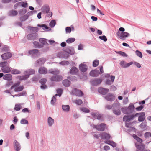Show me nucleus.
<instances>
[{
  "label": "nucleus",
  "instance_id": "obj_1",
  "mask_svg": "<svg viewBox=\"0 0 151 151\" xmlns=\"http://www.w3.org/2000/svg\"><path fill=\"white\" fill-rule=\"evenodd\" d=\"M135 107L134 104L130 103L128 107H122L121 109L122 112L124 114L129 115H124L123 118V120L126 122H128L131 120L134 119V118L133 115H129L133 113L134 111Z\"/></svg>",
  "mask_w": 151,
  "mask_h": 151
},
{
  "label": "nucleus",
  "instance_id": "obj_2",
  "mask_svg": "<svg viewBox=\"0 0 151 151\" xmlns=\"http://www.w3.org/2000/svg\"><path fill=\"white\" fill-rule=\"evenodd\" d=\"M28 53L31 55L32 58H37L40 55L39 50L36 49H32L29 50Z\"/></svg>",
  "mask_w": 151,
  "mask_h": 151
},
{
  "label": "nucleus",
  "instance_id": "obj_3",
  "mask_svg": "<svg viewBox=\"0 0 151 151\" xmlns=\"http://www.w3.org/2000/svg\"><path fill=\"white\" fill-rule=\"evenodd\" d=\"M93 128L96 129V130L99 131H103L106 128V125L104 123H101L99 125H93Z\"/></svg>",
  "mask_w": 151,
  "mask_h": 151
},
{
  "label": "nucleus",
  "instance_id": "obj_4",
  "mask_svg": "<svg viewBox=\"0 0 151 151\" xmlns=\"http://www.w3.org/2000/svg\"><path fill=\"white\" fill-rule=\"evenodd\" d=\"M117 36L119 37V38L122 40H125L126 37H129L130 34L127 32H120L118 31L116 33Z\"/></svg>",
  "mask_w": 151,
  "mask_h": 151
},
{
  "label": "nucleus",
  "instance_id": "obj_5",
  "mask_svg": "<svg viewBox=\"0 0 151 151\" xmlns=\"http://www.w3.org/2000/svg\"><path fill=\"white\" fill-rule=\"evenodd\" d=\"M72 93L73 95L78 96H82L84 95V93L82 91L76 88H74L72 90Z\"/></svg>",
  "mask_w": 151,
  "mask_h": 151
},
{
  "label": "nucleus",
  "instance_id": "obj_6",
  "mask_svg": "<svg viewBox=\"0 0 151 151\" xmlns=\"http://www.w3.org/2000/svg\"><path fill=\"white\" fill-rule=\"evenodd\" d=\"M46 61L45 58H40L37 60L35 63V65L36 67L40 66L43 65Z\"/></svg>",
  "mask_w": 151,
  "mask_h": 151
},
{
  "label": "nucleus",
  "instance_id": "obj_7",
  "mask_svg": "<svg viewBox=\"0 0 151 151\" xmlns=\"http://www.w3.org/2000/svg\"><path fill=\"white\" fill-rule=\"evenodd\" d=\"M135 147L138 150H137L136 151H148V150L145 149V145L142 143L140 145L137 144V143H135Z\"/></svg>",
  "mask_w": 151,
  "mask_h": 151
},
{
  "label": "nucleus",
  "instance_id": "obj_8",
  "mask_svg": "<svg viewBox=\"0 0 151 151\" xmlns=\"http://www.w3.org/2000/svg\"><path fill=\"white\" fill-rule=\"evenodd\" d=\"M38 37V34L36 33H32L27 35V38L30 40H36Z\"/></svg>",
  "mask_w": 151,
  "mask_h": 151
},
{
  "label": "nucleus",
  "instance_id": "obj_9",
  "mask_svg": "<svg viewBox=\"0 0 151 151\" xmlns=\"http://www.w3.org/2000/svg\"><path fill=\"white\" fill-rule=\"evenodd\" d=\"M102 81V80L101 79L96 78L92 80L90 82L93 86H96L100 84Z\"/></svg>",
  "mask_w": 151,
  "mask_h": 151
},
{
  "label": "nucleus",
  "instance_id": "obj_10",
  "mask_svg": "<svg viewBox=\"0 0 151 151\" xmlns=\"http://www.w3.org/2000/svg\"><path fill=\"white\" fill-rule=\"evenodd\" d=\"M100 74V73L99 70L94 69L91 70L89 73V75L93 77H97Z\"/></svg>",
  "mask_w": 151,
  "mask_h": 151
},
{
  "label": "nucleus",
  "instance_id": "obj_11",
  "mask_svg": "<svg viewBox=\"0 0 151 151\" xmlns=\"http://www.w3.org/2000/svg\"><path fill=\"white\" fill-rule=\"evenodd\" d=\"M98 90V92L100 94L103 95H105L109 91V89L100 87L99 88Z\"/></svg>",
  "mask_w": 151,
  "mask_h": 151
},
{
  "label": "nucleus",
  "instance_id": "obj_12",
  "mask_svg": "<svg viewBox=\"0 0 151 151\" xmlns=\"http://www.w3.org/2000/svg\"><path fill=\"white\" fill-rule=\"evenodd\" d=\"M63 79V77L60 75H56L52 76L50 79L52 81L59 82Z\"/></svg>",
  "mask_w": 151,
  "mask_h": 151
},
{
  "label": "nucleus",
  "instance_id": "obj_13",
  "mask_svg": "<svg viewBox=\"0 0 151 151\" xmlns=\"http://www.w3.org/2000/svg\"><path fill=\"white\" fill-rule=\"evenodd\" d=\"M12 55L10 52H6L1 55V57L3 60H6L12 57Z\"/></svg>",
  "mask_w": 151,
  "mask_h": 151
},
{
  "label": "nucleus",
  "instance_id": "obj_14",
  "mask_svg": "<svg viewBox=\"0 0 151 151\" xmlns=\"http://www.w3.org/2000/svg\"><path fill=\"white\" fill-rule=\"evenodd\" d=\"M64 51L66 53L72 55H73L75 53L74 48L72 47H67Z\"/></svg>",
  "mask_w": 151,
  "mask_h": 151
},
{
  "label": "nucleus",
  "instance_id": "obj_15",
  "mask_svg": "<svg viewBox=\"0 0 151 151\" xmlns=\"http://www.w3.org/2000/svg\"><path fill=\"white\" fill-rule=\"evenodd\" d=\"M79 68L81 72H85L87 70V65L85 64L81 63L79 65Z\"/></svg>",
  "mask_w": 151,
  "mask_h": 151
},
{
  "label": "nucleus",
  "instance_id": "obj_16",
  "mask_svg": "<svg viewBox=\"0 0 151 151\" xmlns=\"http://www.w3.org/2000/svg\"><path fill=\"white\" fill-rule=\"evenodd\" d=\"M105 98L108 101H112L115 99V97L113 95L109 93L105 96Z\"/></svg>",
  "mask_w": 151,
  "mask_h": 151
},
{
  "label": "nucleus",
  "instance_id": "obj_17",
  "mask_svg": "<svg viewBox=\"0 0 151 151\" xmlns=\"http://www.w3.org/2000/svg\"><path fill=\"white\" fill-rule=\"evenodd\" d=\"M111 136L109 134L105 132H103L101 134V138L102 139L108 140L109 139Z\"/></svg>",
  "mask_w": 151,
  "mask_h": 151
},
{
  "label": "nucleus",
  "instance_id": "obj_18",
  "mask_svg": "<svg viewBox=\"0 0 151 151\" xmlns=\"http://www.w3.org/2000/svg\"><path fill=\"white\" fill-rule=\"evenodd\" d=\"M41 10L43 13H47L50 11V7L48 4H45L42 7Z\"/></svg>",
  "mask_w": 151,
  "mask_h": 151
},
{
  "label": "nucleus",
  "instance_id": "obj_19",
  "mask_svg": "<svg viewBox=\"0 0 151 151\" xmlns=\"http://www.w3.org/2000/svg\"><path fill=\"white\" fill-rule=\"evenodd\" d=\"M120 104L118 102V101L116 100L115 102L112 104L113 109V110H117L120 109Z\"/></svg>",
  "mask_w": 151,
  "mask_h": 151
},
{
  "label": "nucleus",
  "instance_id": "obj_20",
  "mask_svg": "<svg viewBox=\"0 0 151 151\" xmlns=\"http://www.w3.org/2000/svg\"><path fill=\"white\" fill-rule=\"evenodd\" d=\"M145 112H140V115L138 118V121L140 122H143L145 119Z\"/></svg>",
  "mask_w": 151,
  "mask_h": 151
},
{
  "label": "nucleus",
  "instance_id": "obj_21",
  "mask_svg": "<svg viewBox=\"0 0 151 151\" xmlns=\"http://www.w3.org/2000/svg\"><path fill=\"white\" fill-rule=\"evenodd\" d=\"M14 146L15 150L16 151H19L21 149L20 145L19 143L16 140L14 141Z\"/></svg>",
  "mask_w": 151,
  "mask_h": 151
},
{
  "label": "nucleus",
  "instance_id": "obj_22",
  "mask_svg": "<svg viewBox=\"0 0 151 151\" xmlns=\"http://www.w3.org/2000/svg\"><path fill=\"white\" fill-rule=\"evenodd\" d=\"M78 71V69L75 66L72 67L70 71V73L72 75H74L77 74Z\"/></svg>",
  "mask_w": 151,
  "mask_h": 151
},
{
  "label": "nucleus",
  "instance_id": "obj_23",
  "mask_svg": "<svg viewBox=\"0 0 151 151\" xmlns=\"http://www.w3.org/2000/svg\"><path fill=\"white\" fill-rule=\"evenodd\" d=\"M35 71L34 70L32 69H29L26 71H24V74H26L28 76V78L29 76L31 75H33L35 74Z\"/></svg>",
  "mask_w": 151,
  "mask_h": 151
},
{
  "label": "nucleus",
  "instance_id": "obj_24",
  "mask_svg": "<svg viewBox=\"0 0 151 151\" xmlns=\"http://www.w3.org/2000/svg\"><path fill=\"white\" fill-rule=\"evenodd\" d=\"M1 52L2 53L4 52H8L10 51V50L9 47L7 45H3L1 48Z\"/></svg>",
  "mask_w": 151,
  "mask_h": 151
},
{
  "label": "nucleus",
  "instance_id": "obj_25",
  "mask_svg": "<svg viewBox=\"0 0 151 151\" xmlns=\"http://www.w3.org/2000/svg\"><path fill=\"white\" fill-rule=\"evenodd\" d=\"M62 84L65 87H68L70 86L71 82L68 79H65L63 81Z\"/></svg>",
  "mask_w": 151,
  "mask_h": 151
},
{
  "label": "nucleus",
  "instance_id": "obj_26",
  "mask_svg": "<svg viewBox=\"0 0 151 151\" xmlns=\"http://www.w3.org/2000/svg\"><path fill=\"white\" fill-rule=\"evenodd\" d=\"M39 73L40 74H45L47 73V69L44 67H41L38 70Z\"/></svg>",
  "mask_w": 151,
  "mask_h": 151
},
{
  "label": "nucleus",
  "instance_id": "obj_27",
  "mask_svg": "<svg viewBox=\"0 0 151 151\" xmlns=\"http://www.w3.org/2000/svg\"><path fill=\"white\" fill-rule=\"evenodd\" d=\"M12 69V68L9 67L7 65L5 67L1 68V70L3 72L6 73L10 72L11 71V69Z\"/></svg>",
  "mask_w": 151,
  "mask_h": 151
},
{
  "label": "nucleus",
  "instance_id": "obj_28",
  "mask_svg": "<svg viewBox=\"0 0 151 151\" xmlns=\"http://www.w3.org/2000/svg\"><path fill=\"white\" fill-rule=\"evenodd\" d=\"M4 80L7 81H11L12 79V76L10 74H6L3 77Z\"/></svg>",
  "mask_w": 151,
  "mask_h": 151
},
{
  "label": "nucleus",
  "instance_id": "obj_29",
  "mask_svg": "<svg viewBox=\"0 0 151 151\" xmlns=\"http://www.w3.org/2000/svg\"><path fill=\"white\" fill-rule=\"evenodd\" d=\"M37 26L40 27L42 28V29L44 30H46L47 31H50L51 29L49 27H48L45 24H38Z\"/></svg>",
  "mask_w": 151,
  "mask_h": 151
},
{
  "label": "nucleus",
  "instance_id": "obj_30",
  "mask_svg": "<svg viewBox=\"0 0 151 151\" xmlns=\"http://www.w3.org/2000/svg\"><path fill=\"white\" fill-rule=\"evenodd\" d=\"M105 143L111 146H112L113 147H115L116 146V144L112 141L107 140L105 142Z\"/></svg>",
  "mask_w": 151,
  "mask_h": 151
},
{
  "label": "nucleus",
  "instance_id": "obj_31",
  "mask_svg": "<svg viewBox=\"0 0 151 151\" xmlns=\"http://www.w3.org/2000/svg\"><path fill=\"white\" fill-rule=\"evenodd\" d=\"M47 40L45 39V38H40L39 39V41L42 44V45H49V44L47 43Z\"/></svg>",
  "mask_w": 151,
  "mask_h": 151
},
{
  "label": "nucleus",
  "instance_id": "obj_32",
  "mask_svg": "<svg viewBox=\"0 0 151 151\" xmlns=\"http://www.w3.org/2000/svg\"><path fill=\"white\" fill-rule=\"evenodd\" d=\"M54 120L51 117H49L47 119V122L49 126H52L54 123Z\"/></svg>",
  "mask_w": 151,
  "mask_h": 151
},
{
  "label": "nucleus",
  "instance_id": "obj_33",
  "mask_svg": "<svg viewBox=\"0 0 151 151\" xmlns=\"http://www.w3.org/2000/svg\"><path fill=\"white\" fill-rule=\"evenodd\" d=\"M18 12L16 10H12L10 11L8 13V15L10 16H14L17 15Z\"/></svg>",
  "mask_w": 151,
  "mask_h": 151
},
{
  "label": "nucleus",
  "instance_id": "obj_34",
  "mask_svg": "<svg viewBox=\"0 0 151 151\" xmlns=\"http://www.w3.org/2000/svg\"><path fill=\"white\" fill-rule=\"evenodd\" d=\"M62 109L64 111L68 112L70 110V107L68 105H63L62 106Z\"/></svg>",
  "mask_w": 151,
  "mask_h": 151
},
{
  "label": "nucleus",
  "instance_id": "obj_35",
  "mask_svg": "<svg viewBox=\"0 0 151 151\" xmlns=\"http://www.w3.org/2000/svg\"><path fill=\"white\" fill-rule=\"evenodd\" d=\"M33 44L36 48H41L43 47V45L40 44L38 42L34 41L33 42Z\"/></svg>",
  "mask_w": 151,
  "mask_h": 151
},
{
  "label": "nucleus",
  "instance_id": "obj_36",
  "mask_svg": "<svg viewBox=\"0 0 151 151\" xmlns=\"http://www.w3.org/2000/svg\"><path fill=\"white\" fill-rule=\"evenodd\" d=\"M25 75L22 76H18L17 77V79H19V80H26L28 78V76L26 74H25Z\"/></svg>",
  "mask_w": 151,
  "mask_h": 151
},
{
  "label": "nucleus",
  "instance_id": "obj_37",
  "mask_svg": "<svg viewBox=\"0 0 151 151\" xmlns=\"http://www.w3.org/2000/svg\"><path fill=\"white\" fill-rule=\"evenodd\" d=\"M132 137L138 142H139L140 143H142V139L138 137L135 134H133L132 135Z\"/></svg>",
  "mask_w": 151,
  "mask_h": 151
},
{
  "label": "nucleus",
  "instance_id": "obj_38",
  "mask_svg": "<svg viewBox=\"0 0 151 151\" xmlns=\"http://www.w3.org/2000/svg\"><path fill=\"white\" fill-rule=\"evenodd\" d=\"M22 108V106L20 104H17L15 105L14 110L16 111H18L20 110Z\"/></svg>",
  "mask_w": 151,
  "mask_h": 151
},
{
  "label": "nucleus",
  "instance_id": "obj_39",
  "mask_svg": "<svg viewBox=\"0 0 151 151\" xmlns=\"http://www.w3.org/2000/svg\"><path fill=\"white\" fill-rule=\"evenodd\" d=\"M67 78L72 81H77V78L73 76H70L67 77Z\"/></svg>",
  "mask_w": 151,
  "mask_h": 151
},
{
  "label": "nucleus",
  "instance_id": "obj_40",
  "mask_svg": "<svg viewBox=\"0 0 151 151\" xmlns=\"http://www.w3.org/2000/svg\"><path fill=\"white\" fill-rule=\"evenodd\" d=\"M27 28L30 31L32 30L33 32H37L39 30L38 28L37 27H33L31 26H28L27 27Z\"/></svg>",
  "mask_w": 151,
  "mask_h": 151
},
{
  "label": "nucleus",
  "instance_id": "obj_41",
  "mask_svg": "<svg viewBox=\"0 0 151 151\" xmlns=\"http://www.w3.org/2000/svg\"><path fill=\"white\" fill-rule=\"evenodd\" d=\"M27 12V10L25 9H22L19 11V14L20 15H22L24 14Z\"/></svg>",
  "mask_w": 151,
  "mask_h": 151
},
{
  "label": "nucleus",
  "instance_id": "obj_42",
  "mask_svg": "<svg viewBox=\"0 0 151 151\" xmlns=\"http://www.w3.org/2000/svg\"><path fill=\"white\" fill-rule=\"evenodd\" d=\"M75 40V38L73 37L69 38L66 40V42L68 44H70L73 42Z\"/></svg>",
  "mask_w": 151,
  "mask_h": 151
},
{
  "label": "nucleus",
  "instance_id": "obj_43",
  "mask_svg": "<svg viewBox=\"0 0 151 151\" xmlns=\"http://www.w3.org/2000/svg\"><path fill=\"white\" fill-rule=\"evenodd\" d=\"M24 87L23 86H20L15 88L14 89V91L15 92L21 91L23 90Z\"/></svg>",
  "mask_w": 151,
  "mask_h": 151
},
{
  "label": "nucleus",
  "instance_id": "obj_44",
  "mask_svg": "<svg viewBox=\"0 0 151 151\" xmlns=\"http://www.w3.org/2000/svg\"><path fill=\"white\" fill-rule=\"evenodd\" d=\"M99 64V61L97 59L94 60L93 62L92 65L93 67H96Z\"/></svg>",
  "mask_w": 151,
  "mask_h": 151
},
{
  "label": "nucleus",
  "instance_id": "obj_45",
  "mask_svg": "<svg viewBox=\"0 0 151 151\" xmlns=\"http://www.w3.org/2000/svg\"><path fill=\"white\" fill-rule=\"evenodd\" d=\"M80 110L82 112L85 113H89L90 112V110L86 108L83 107L80 109Z\"/></svg>",
  "mask_w": 151,
  "mask_h": 151
},
{
  "label": "nucleus",
  "instance_id": "obj_46",
  "mask_svg": "<svg viewBox=\"0 0 151 151\" xmlns=\"http://www.w3.org/2000/svg\"><path fill=\"white\" fill-rule=\"evenodd\" d=\"M28 18V16L25 14L21 17L19 18V19L21 21L23 22L25 21Z\"/></svg>",
  "mask_w": 151,
  "mask_h": 151
},
{
  "label": "nucleus",
  "instance_id": "obj_47",
  "mask_svg": "<svg viewBox=\"0 0 151 151\" xmlns=\"http://www.w3.org/2000/svg\"><path fill=\"white\" fill-rule=\"evenodd\" d=\"M21 72L16 69L12 70L11 71V73L13 74H18L21 73Z\"/></svg>",
  "mask_w": 151,
  "mask_h": 151
},
{
  "label": "nucleus",
  "instance_id": "obj_48",
  "mask_svg": "<svg viewBox=\"0 0 151 151\" xmlns=\"http://www.w3.org/2000/svg\"><path fill=\"white\" fill-rule=\"evenodd\" d=\"M113 113L116 115H119L121 114V111L120 109L117 110H113Z\"/></svg>",
  "mask_w": 151,
  "mask_h": 151
},
{
  "label": "nucleus",
  "instance_id": "obj_49",
  "mask_svg": "<svg viewBox=\"0 0 151 151\" xmlns=\"http://www.w3.org/2000/svg\"><path fill=\"white\" fill-rule=\"evenodd\" d=\"M56 21L55 20H52L50 22L49 25L51 28L53 27L56 24Z\"/></svg>",
  "mask_w": 151,
  "mask_h": 151
},
{
  "label": "nucleus",
  "instance_id": "obj_50",
  "mask_svg": "<svg viewBox=\"0 0 151 151\" xmlns=\"http://www.w3.org/2000/svg\"><path fill=\"white\" fill-rule=\"evenodd\" d=\"M47 81V80L46 78H42L39 81V82L42 85H44L45 84Z\"/></svg>",
  "mask_w": 151,
  "mask_h": 151
},
{
  "label": "nucleus",
  "instance_id": "obj_51",
  "mask_svg": "<svg viewBox=\"0 0 151 151\" xmlns=\"http://www.w3.org/2000/svg\"><path fill=\"white\" fill-rule=\"evenodd\" d=\"M20 6H21L22 7L24 8H26L28 6V4L26 2H24L23 1L20 2Z\"/></svg>",
  "mask_w": 151,
  "mask_h": 151
},
{
  "label": "nucleus",
  "instance_id": "obj_52",
  "mask_svg": "<svg viewBox=\"0 0 151 151\" xmlns=\"http://www.w3.org/2000/svg\"><path fill=\"white\" fill-rule=\"evenodd\" d=\"M8 62L7 61L1 62L0 63V67L3 68L5 67L8 65Z\"/></svg>",
  "mask_w": 151,
  "mask_h": 151
},
{
  "label": "nucleus",
  "instance_id": "obj_53",
  "mask_svg": "<svg viewBox=\"0 0 151 151\" xmlns=\"http://www.w3.org/2000/svg\"><path fill=\"white\" fill-rule=\"evenodd\" d=\"M116 53L124 57H127L128 56V55L125 52L122 51H118Z\"/></svg>",
  "mask_w": 151,
  "mask_h": 151
},
{
  "label": "nucleus",
  "instance_id": "obj_54",
  "mask_svg": "<svg viewBox=\"0 0 151 151\" xmlns=\"http://www.w3.org/2000/svg\"><path fill=\"white\" fill-rule=\"evenodd\" d=\"M135 53L136 54L138 57L142 58V53L139 51L138 50H137L135 51Z\"/></svg>",
  "mask_w": 151,
  "mask_h": 151
},
{
  "label": "nucleus",
  "instance_id": "obj_55",
  "mask_svg": "<svg viewBox=\"0 0 151 151\" xmlns=\"http://www.w3.org/2000/svg\"><path fill=\"white\" fill-rule=\"evenodd\" d=\"M20 123L22 124H28V122L27 120L24 119H22L20 121Z\"/></svg>",
  "mask_w": 151,
  "mask_h": 151
},
{
  "label": "nucleus",
  "instance_id": "obj_56",
  "mask_svg": "<svg viewBox=\"0 0 151 151\" xmlns=\"http://www.w3.org/2000/svg\"><path fill=\"white\" fill-rule=\"evenodd\" d=\"M59 64L63 65H67L69 64V63L68 61L64 60L59 63Z\"/></svg>",
  "mask_w": 151,
  "mask_h": 151
},
{
  "label": "nucleus",
  "instance_id": "obj_57",
  "mask_svg": "<svg viewBox=\"0 0 151 151\" xmlns=\"http://www.w3.org/2000/svg\"><path fill=\"white\" fill-rule=\"evenodd\" d=\"M147 126L146 123L144 122H142L141 124L139 125L140 128L142 129H144Z\"/></svg>",
  "mask_w": 151,
  "mask_h": 151
},
{
  "label": "nucleus",
  "instance_id": "obj_58",
  "mask_svg": "<svg viewBox=\"0 0 151 151\" xmlns=\"http://www.w3.org/2000/svg\"><path fill=\"white\" fill-rule=\"evenodd\" d=\"M57 93H58V94H57L58 95V96H59V97H60L62 94V92L63 91L62 89L61 88H58L57 89Z\"/></svg>",
  "mask_w": 151,
  "mask_h": 151
},
{
  "label": "nucleus",
  "instance_id": "obj_59",
  "mask_svg": "<svg viewBox=\"0 0 151 151\" xmlns=\"http://www.w3.org/2000/svg\"><path fill=\"white\" fill-rule=\"evenodd\" d=\"M37 12L36 10H34L33 11H30L29 12H28L26 15L28 16V18H29V16H32L33 14V13H35Z\"/></svg>",
  "mask_w": 151,
  "mask_h": 151
},
{
  "label": "nucleus",
  "instance_id": "obj_60",
  "mask_svg": "<svg viewBox=\"0 0 151 151\" xmlns=\"http://www.w3.org/2000/svg\"><path fill=\"white\" fill-rule=\"evenodd\" d=\"M72 31L71 27H67L65 28V32L66 34L70 33Z\"/></svg>",
  "mask_w": 151,
  "mask_h": 151
},
{
  "label": "nucleus",
  "instance_id": "obj_61",
  "mask_svg": "<svg viewBox=\"0 0 151 151\" xmlns=\"http://www.w3.org/2000/svg\"><path fill=\"white\" fill-rule=\"evenodd\" d=\"M144 106L143 105H140L137 107L136 108L135 110L138 111H140L144 108Z\"/></svg>",
  "mask_w": 151,
  "mask_h": 151
},
{
  "label": "nucleus",
  "instance_id": "obj_62",
  "mask_svg": "<svg viewBox=\"0 0 151 151\" xmlns=\"http://www.w3.org/2000/svg\"><path fill=\"white\" fill-rule=\"evenodd\" d=\"M99 38L101 40H103L104 42H106L107 40V38L105 35L99 36Z\"/></svg>",
  "mask_w": 151,
  "mask_h": 151
},
{
  "label": "nucleus",
  "instance_id": "obj_63",
  "mask_svg": "<svg viewBox=\"0 0 151 151\" xmlns=\"http://www.w3.org/2000/svg\"><path fill=\"white\" fill-rule=\"evenodd\" d=\"M83 103L82 100L81 99H79L77 100L76 101V104L78 105H81Z\"/></svg>",
  "mask_w": 151,
  "mask_h": 151
},
{
  "label": "nucleus",
  "instance_id": "obj_64",
  "mask_svg": "<svg viewBox=\"0 0 151 151\" xmlns=\"http://www.w3.org/2000/svg\"><path fill=\"white\" fill-rule=\"evenodd\" d=\"M91 114L93 119H96L97 114H97L94 112H93L91 113Z\"/></svg>",
  "mask_w": 151,
  "mask_h": 151
}]
</instances>
